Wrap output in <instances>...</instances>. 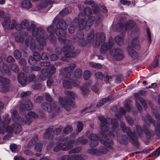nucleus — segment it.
Segmentation results:
<instances>
[{
    "instance_id": "nucleus-41",
    "label": "nucleus",
    "mask_w": 160,
    "mask_h": 160,
    "mask_svg": "<svg viewBox=\"0 0 160 160\" xmlns=\"http://www.w3.org/2000/svg\"><path fill=\"white\" fill-rule=\"evenodd\" d=\"M72 130V127L70 126H67L64 130V132L66 134H68L71 132Z\"/></svg>"
},
{
    "instance_id": "nucleus-30",
    "label": "nucleus",
    "mask_w": 160,
    "mask_h": 160,
    "mask_svg": "<svg viewBox=\"0 0 160 160\" xmlns=\"http://www.w3.org/2000/svg\"><path fill=\"white\" fill-rule=\"evenodd\" d=\"M10 67L11 69L15 72H18L19 70V67L18 66L14 63L11 64L10 65Z\"/></svg>"
},
{
    "instance_id": "nucleus-28",
    "label": "nucleus",
    "mask_w": 160,
    "mask_h": 160,
    "mask_svg": "<svg viewBox=\"0 0 160 160\" xmlns=\"http://www.w3.org/2000/svg\"><path fill=\"white\" fill-rule=\"evenodd\" d=\"M63 86L67 88H71L72 87V84L70 82L67 80H64L63 82Z\"/></svg>"
},
{
    "instance_id": "nucleus-22",
    "label": "nucleus",
    "mask_w": 160,
    "mask_h": 160,
    "mask_svg": "<svg viewBox=\"0 0 160 160\" xmlns=\"http://www.w3.org/2000/svg\"><path fill=\"white\" fill-rule=\"evenodd\" d=\"M135 25V23L132 20L128 21L125 26V29L126 30H130Z\"/></svg>"
},
{
    "instance_id": "nucleus-54",
    "label": "nucleus",
    "mask_w": 160,
    "mask_h": 160,
    "mask_svg": "<svg viewBox=\"0 0 160 160\" xmlns=\"http://www.w3.org/2000/svg\"><path fill=\"white\" fill-rule=\"evenodd\" d=\"M10 148L12 152H16V149L17 148V146L16 144H13L10 145Z\"/></svg>"
},
{
    "instance_id": "nucleus-56",
    "label": "nucleus",
    "mask_w": 160,
    "mask_h": 160,
    "mask_svg": "<svg viewBox=\"0 0 160 160\" xmlns=\"http://www.w3.org/2000/svg\"><path fill=\"white\" fill-rule=\"evenodd\" d=\"M138 99L139 100L140 102L141 103L143 106L144 108H146V104L144 100L141 97H139V98H138Z\"/></svg>"
},
{
    "instance_id": "nucleus-17",
    "label": "nucleus",
    "mask_w": 160,
    "mask_h": 160,
    "mask_svg": "<svg viewBox=\"0 0 160 160\" xmlns=\"http://www.w3.org/2000/svg\"><path fill=\"white\" fill-rule=\"evenodd\" d=\"M29 26V22L26 20L22 21L17 27V30L20 31L23 28H26Z\"/></svg>"
},
{
    "instance_id": "nucleus-52",
    "label": "nucleus",
    "mask_w": 160,
    "mask_h": 160,
    "mask_svg": "<svg viewBox=\"0 0 160 160\" xmlns=\"http://www.w3.org/2000/svg\"><path fill=\"white\" fill-rule=\"evenodd\" d=\"M76 28V25H72L69 28L68 31L71 33H73Z\"/></svg>"
},
{
    "instance_id": "nucleus-11",
    "label": "nucleus",
    "mask_w": 160,
    "mask_h": 160,
    "mask_svg": "<svg viewBox=\"0 0 160 160\" xmlns=\"http://www.w3.org/2000/svg\"><path fill=\"white\" fill-rule=\"evenodd\" d=\"M110 54L113 56L115 59L118 60H121L124 57L123 52L119 49H116L110 51Z\"/></svg>"
},
{
    "instance_id": "nucleus-63",
    "label": "nucleus",
    "mask_w": 160,
    "mask_h": 160,
    "mask_svg": "<svg viewBox=\"0 0 160 160\" xmlns=\"http://www.w3.org/2000/svg\"><path fill=\"white\" fill-rule=\"evenodd\" d=\"M56 72V69L53 65H51V74H53Z\"/></svg>"
},
{
    "instance_id": "nucleus-60",
    "label": "nucleus",
    "mask_w": 160,
    "mask_h": 160,
    "mask_svg": "<svg viewBox=\"0 0 160 160\" xmlns=\"http://www.w3.org/2000/svg\"><path fill=\"white\" fill-rule=\"evenodd\" d=\"M158 64V58H156L154 60L152 65L153 68L156 67Z\"/></svg>"
},
{
    "instance_id": "nucleus-36",
    "label": "nucleus",
    "mask_w": 160,
    "mask_h": 160,
    "mask_svg": "<svg viewBox=\"0 0 160 160\" xmlns=\"http://www.w3.org/2000/svg\"><path fill=\"white\" fill-rule=\"evenodd\" d=\"M114 40L117 43L119 44L120 42H122L123 39L122 37L118 36L115 37Z\"/></svg>"
},
{
    "instance_id": "nucleus-7",
    "label": "nucleus",
    "mask_w": 160,
    "mask_h": 160,
    "mask_svg": "<svg viewBox=\"0 0 160 160\" xmlns=\"http://www.w3.org/2000/svg\"><path fill=\"white\" fill-rule=\"evenodd\" d=\"M83 14L79 13L78 15V17L80 21L79 23V27L80 29H83L85 27L88 29H89L91 27L93 23V20L94 18L92 16L90 17L87 21H86L83 18H82Z\"/></svg>"
},
{
    "instance_id": "nucleus-25",
    "label": "nucleus",
    "mask_w": 160,
    "mask_h": 160,
    "mask_svg": "<svg viewBox=\"0 0 160 160\" xmlns=\"http://www.w3.org/2000/svg\"><path fill=\"white\" fill-rule=\"evenodd\" d=\"M82 76V70L80 69H77L75 71L74 77L76 78L79 79Z\"/></svg>"
},
{
    "instance_id": "nucleus-13",
    "label": "nucleus",
    "mask_w": 160,
    "mask_h": 160,
    "mask_svg": "<svg viewBox=\"0 0 160 160\" xmlns=\"http://www.w3.org/2000/svg\"><path fill=\"white\" fill-rule=\"evenodd\" d=\"M85 157L79 155H73L70 156L64 155L62 157L61 160H82L85 159Z\"/></svg>"
},
{
    "instance_id": "nucleus-58",
    "label": "nucleus",
    "mask_w": 160,
    "mask_h": 160,
    "mask_svg": "<svg viewBox=\"0 0 160 160\" xmlns=\"http://www.w3.org/2000/svg\"><path fill=\"white\" fill-rule=\"evenodd\" d=\"M43 100V98L42 96H39L37 97L35 100V102L36 103H40Z\"/></svg>"
},
{
    "instance_id": "nucleus-3",
    "label": "nucleus",
    "mask_w": 160,
    "mask_h": 160,
    "mask_svg": "<svg viewBox=\"0 0 160 160\" xmlns=\"http://www.w3.org/2000/svg\"><path fill=\"white\" fill-rule=\"evenodd\" d=\"M64 93L66 97H60L58 99L60 105L64 108L67 111H69L71 110V107L74 106V104L72 101L68 102L67 98L74 100L77 98V95L74 92L69 90L65 91Z\"/></svg>"
},
{
    "instance_id": "nucleus-1",
    "label": "nucleus",
    "mask_w": 160,
    "mask_h": 160,
    "mask_svg": "<svg viewBox=\"0 0 160 160\" xmlns=\"http://www.w3.org/2000/svg\"><path fill=\"white\" fill-rule=\"evenodd\" d=\"M37 117V114L34 112H29L26 116L25 119L24 120V119L23 118H19L17 111L16 110H14L12 112V119L15 122L13 125V129L11 126L7 127L5 129L10 121V119L8 118V115L7 114H6L3 117L4 120L2 123V127L4 129H5L6 132L8 133H11L13 131L16 134H18L21 131L22 128L19 124L16 123V122L22 124H25L27 125H29L32 121V118H36Z\"/></svg>"
},
{
    "instance_id": "nucleus-26",
    "label": "nucleus",
    "mask_w": 160,
    "mask_h": 160,
    "mask_svg": "<svg viewBox=\"0 0 160 160\" xmlns=\"http://www.w3.org/2000/svg\"><path fill=\"white\" fill-rule=\"evenodd\" d=\"M80 88L84 95H87L88 93V89L87 85H83L82 87H81Z\"/></svg>"
},
{
    "instance_id": "nucleus-40",
    "label": "nucleus",
    "mask_w": 160,
    "mask_h": 160,
    "mask_svg": "<svg viewBox=\"0 0 160 160\" xmlns=\"http://www.w3.org/2000/svg\"><path fill=\"white\" fill-rule=\"evenodd\" d=\"M14 55L16 59H19L21 57L22 54L18 50H16L14 52Z\"/></svg>"
},
{
    "instance_id": "nucleus-27",
    "label": "nucleus",
    "mask_w": 160,
    "mask_h": 160,
    "mask_svg": "<svg viewBox=\"0 0 160 160\" xmlns=\"http://www.w3.org/2000/svg\"><path fill=\"white\" fill-rule=\"evenodd\" d=\"M24 107L27 110H31L32 108V105L29 100H28L25 102Z\"/></svg>"
},
{
    "instance_id": "nucleus-61",
    "label": "nucleus",
    "mask_w": 160,
    "mask_h": 160,
    "mask_svg": "<svg viewBox=\"0 0 160 160\" xmlns=\"http://www.w3.org/2000/svg\"><path fill=\"white\" fill-rule=\"evenodd\" d=\"M15 60L14 58L12 57L11 56H8L7 59V62H13Z\"/></svg>"
},
{
    "instance_id": "nucleus-29",
    "label": "nucleus",
    "mask_w": 160,
    "mask_h": 160,
    "mask_svg": "<svg viewBox=\"0 0 160 160\" xmlns=\"http://www.w3.org/2000/svg\"><path fill=\"white\" fill-rule=\"evenodd\" d=\"M0 83L2 84V86L8 84L9 83V80L5 78L0 77Z\"/></svg>"
},
{
    "instance_id": "nucleus-49",
    "label": "nucleus",
    "mask_w": 160,
    "mask_h": 160,
    "mask_svg": "<svg viewBox=\"0 0 160 160\" xmlns=\"http://www.w3.org/2000/svg\"><path fill=\"white\" fill-rule=\"evenodd\" d=\"M125 118L127 122L130 125H132L133 124V121L130 117L126 116Z\"/></svg>"
},
{
    "instance_id": "nucleus-14",
    "label": "nucleus",
    "mask_w": 160,
    "mask_h": 160,
    "mask_svg": "<svg viewBox=\"0 0 160 160\" xmlns=\"http://www.w3.org/2000/svg\"><path fill=\"white\" fill-rule=\"evenodd\" d=\"M89 138L91 140L89 143V145L91 147L96 146L98 144V137L95 134H91L89 136Z\"/></svg>"
},
{
    "instance_id": "nucleus-12",
    "label": "nucleus",
    "mask_w": 160,
    "mask_h": 160,
    "mask_svg": "<svg viewBox=\"0 0 160 160\" xmlns=\"http://www.w3.org/2000/svg\"><path fill=\"white\" fill-rule=\"evenodd\" d=\"M75 67L74 64L72 63L68 67L64 69V72L62 73V76L65 78H69L70 76V72L73 70Z\"/></svg>"
},
{
    "instance_id": "nucleus-62",
    "label": "nucleus",
    "mask_w": 160,
    "mask_h": 160,
    "mask_svg": "<svg viewBox=\"0 0 160 160\" xmlns=\"http://www.w3.org/2000/svg\"><path fill=\"white\" fill-rule=\"evenodd\" d=\"M48 58V55L46 53H43L42 54L41 58L42 60H46Z\"/></svg>"
},
{
    "instance_id": "nucleus-42",
    "label": "nucleus",
    "mask_w": 160,
    "mask_h": 160,
    "mask_svg": "<svg viewBox=\"0 0 160 160\" xmlns=\"http://www.w3.org/2000/svg\"><path fill=\"white\" fill-rule=\"evenodd\" d=\"M160 154V147H159L155 151L153 152L152 154V155L155 157H158Z\"/></svg>"
},
{
    "instance_id": "nucleus-5",
    "label": "nucleus",
    "mask_w": 160,
    "mask_h": 160,
    "mask_svg": "<svg viewBox=\"0 0 160 160\" xmlns=\"http://www.w3.org/2000/svg\"><path fill=\"white\" fill-rule=\"evenodd\" d=\"M121 129L123 132H126L127 135L129 136L132 140H135L136 138L140 136V134L142 132L140 126H138L136 127V131L134 132L133 135L130 131V128L127 127L126 128L125 123L122 122H121L120 124Z\"/></svg>"
},
{
    "instance_id": "nucleus-4",
    "label": "nucleus",
    "mask_w": 160,
    "mask_h": 160,
    "mask_svg": "<svg viewBox=\"0 0 160 160\" xmlns=\"http://www.w3.org/2000/svg\"><path fill=\"white\" fill-rule=\"evenodd\" d=\"M99 120L101 121L100 123V129L103 132L108 131L109 128L108 127V125H109L110 127H112V129H114L118 126L116 120L113 119L112 120L111 123L110 124L107 122L110 121V119L108 118L106 119L102 116H100L98 117Z\"/></svg>"
},
{
    "instance_id": "nucleus-44",
    "label": "nucleus",
    "mask_w": 160,
    "mask_h": 160,
    "mask_svg": "<svg viewBox=\"0 0 160 160\" xmlns=\"http://www.w3.org/2000/svg\"><path fill=\"white\" fill-rule=\"evenodd\" d=\"M42 145L41 144H38L36 145L35 147V150L36 152H40L41 151Z\"/></svg>"
},
{
    "instance_id": "nucleus-8",
    "label": "nucleus",
    "mask_w": 160,
    "mask_h": 160,
    "mask_svg": "<svg viewBox=\"0 0 160 160\" xmlns=\"http://www.w3.org/2000/svg\"><path fill=\"white\" fill-rule=\"evenodd\" d=\"M109 136H106L104 138V140L101 139V142L104 145L110 149H112V146L113 144V142L111 138H114L115 136L113 134L110 132H109Z\"/></svg>"
},
{
    "instance_id": "nucleus-9",
    "label": "nucleus",
    "mask_w": 160,
    "mask_h": 160,
    "mask_svg": "<svg viewBox=\"0 0 160 160\" xmlns=\"http://www.w3.org/2000/svg\"><path fill=\"white\" fill-rule=\"evenodd\" d=\"M74 141H71L68 142L66 144V142L60 143L54 148V151L56 152L58 151L60 149L63 150H68L73 147L72 143H73Z\"/></svg>"
},
{
    "instance_id": "nucleus-38",
    "label": "nucleus",
    "mask_w": 160,
    "mask_h": 160,
    "mask_svg": "<svg viewBox=\"0 0 160 160\" xmlns=\"http://www.w3.org/2000/svg\"><path fill=\"white\" fill-rule=\"evenodd\" d=\"M71 12L70 8H68L62 10L61 12V14L62 15L67 14L70 13Z\"/></svg>"
},
{
    "instance_id": "nucleus-21",
    "label": "nucleus",
    "mask_w": 160,
    "mask_h": 160,
    "mask_svg": "<svg viewBox=\"0 0 160 160\" xmlns=\"http://www.w3.org/2000/svg\"><path fill=\"white\" fill-rule=\"evenodd\" d=\"M18 26V23L17 20L15 19L11 20L9 29L12 30L15 28L17 30V27Z\"/></svg>"
},
{
    "instance_id": "nucleus-43",
    "label": "nucleus",
    "mask_w": 160,
    "mask_h": 160,
    "mask_svg": "<svg viewBox=\"0 0 160 160\" xmlns=\"http://www.w3.org/2000/svg\"><path fill=\"white\" fill-rule=\"evenodd\" d=\"M83 125L81 122H78L77 125V129L78 132H80L82 129Z\"/></svg>"
},
{
    "instance_id": "nucleus-55",
    "label": "nucleus",
    "mask_w": 160,
    "mask_h": 160,
    "mask_svg": "<svg viewBox=\"0 0 160 160\" xmlns=\"http://www.w3.org/2000/svg\"><path fill=\"white\" fill-rule=\"evenodd\" d=\"M30 92L29 91L23 92H22L21 96L23 98L28 96L30 95Z\"/></svg>"
},
{
    "instance_id": "nucleus-51",
    "label": "nucleus",
    "mask_w": 160,
    "mask_h": 160,
    "mask_svg": "<svg viewBox=\"0 0 160 160\" xmlns=\"http://www.w3.org/2000/svg\"><path fill=\"white\" fill-rule=\"evenodd\" d=\"M50 135V129L48 128L47 129L45 132L44 133L43 136L45 138H49Z\"/></svg>"
},
{
    "instance_id": "nucleus-33",
    "label": "nucleus",
    "mask_w": 160,
    "mask_h": 160,
    "mask_svg": "<svg viewBox=\"0 0 160 160\" xmlns=\"http://www.w3.org/2000/svg\"><path fill=\"white\" fill-rule=\"evenodd\" d=\"M81 150V148L80 147H78L75 148L69 151V153L72 154L73 153H76L79 152Z\"/></svg>"
},
{
    "instance_id": "nucleus-16",
    "label": "nucleus",
    "mask_w": 160,
    "mask_h": 160,
    "mask_svg": "<svg viewBox=\"0 0 160 160\" xmlns=\"http://www.w3.org/2000/svg\"><path fill=\"white\" fill-rule=\"evenodd\" d=\"M19 83L22 85L26 84L27 83V76L23 73H20L18 77Z\"/></svg>"
},
{
    "instance_id": "nucleus-46",
    "label": "nucleus",
    "mask_w": 160,
    "mask_h": 160,
    "mask_svg": "<svg viewBox=\"0 0 160 160\" xmlns=\"http://www.w3.org/2000/svg\"><path fill=\"white\" fill-rule=\"evenodd\" d=\"M28 62L31 65H34L37 62L33 57L31 56L28 59Z\"/></svg>"
},
{
    "instance_id": "nucleus-32",
    "label": "nucleus",
    "mask_w": 160,
    "mask_h": 160,
    "mask_svg": "<svg viewBox=\"0 0 160 160\" xmlns=\"http://www.w3.org/2000/svg\"><path fill=\"white\" fill-rule=\"evenodd\" d=\"M2 67L5 73L8 74H9L11 73V71L9 68L6 64H3V65Z\"/></svg>"
},
{
    "instance_id": "nucleus-18",
    "label": "nucleus",
    "mask_w": 160,
    "mask_h": 160,
    "mask_svg": "<svg viewBox=\"0 0 160 160\" xmlns=\"http://www.w3.org/2000/svg\"><path fill=\"white\" fill-rule=\"evenodd\" d=\"M11 19L9 17H5L2 23V26L4 29H8L10 26Z\"/></svg>"
},
{
    "instance_id": "nucleus-35",
    "label": "nucleus",
    "mask_w": 160,
    "mask_h": 160,
    "mask_svg": "<svg viewBox=\"0 0 160 160\" xmlns=\"http://www.w3.org/2000/svg\"><path fill=\"white\" fill-rule=\"evenodd\" d=\"M42 107L45 111L48 112V109L50 107L49 102L48 103L46 102H43L42 105Z\"/></svg>"
},
{
    "instance_id": "nucleus-15",
    "label": "nucleus",
    "mask_w": 160,
    "mask_h": 160,
    "mask_svg": "<svg viewBox=\"0 0 160 160\" xmlns=\"http://www.w3.org/2000/svg\"><path fill=\"white\" fill-rule=\"evenodd\" d=\"M136 36L135 38H133L132 41L131 42V47L136 49H138L140 48V44L138 39V36H139V33L138 32L136 33Z\"/></svg>"
},
{
    "instance_id": "nucleus-48",
    "label": "nucleus",
    "mask_w": 160,
    "mask_h": 160,
    "mask_svg": "<svg viewBox=\"0 0 160 160\" xmlns=\"http://www.w3.org/2000/svg\"><path fill=\"white\" fill-rule=\"evenodd\" d=\"M33 58L36 60V62H37L40 59V55L37 52H34L33 55Z\"/></svg>"
},
{
    "instance_id": "nucleus-24",
    "label": "nucleus",
    "mask_w": 160,
    "mask_h": 160,
    "mask_svg": "<svg viewBox=\"0 0 160 160\" xmlns=\"http://www.w3.org/2000/svg\"><path fill=\"white\" fill-rule=\"evenodd\" d=\"M15 40L18 42H21L23 41L24 39L23 35L21 33H19L15 36Z\"/></svg>"
},
{
    "instance_id": "nucleus-53",
    "label": "nucleus",
    "mask_w": 160,
    "mask_h": 160,
    "mask_svg": "<svg viewBox=\"0 0 160 160\" xmlns=\"http://www.w3.org/2000/svg\"><path fill=\"white\" fill-rule=\"evenodd\" d=\"M106 102L104 100V98L102 99L101 100H100L98 103L96 105L97 107L98 108H99L100 107L102 106L104 103Z\"/></svg>"
},
{
    "instance_id": "nucleus-34",
    "label": "nucleus",
    "mask_w": 160,
    "mask_h": 160,
    "mask_svg": "<svg viewBox=\"0 0 160 160\" xmlns=\"http://www.w3.org/2000/svg\"><path fill=\"white\" fill-rule=\"evenodd\" d=\"M74 48L72 46H66L63 48V51L64 52H69L73 50Z\"/></svg>"
},
{
    "instance_id": "nucleus-47",
    "label": "nucleus",
    "mask_w": 160,
    "mask_h": 160,
    "mask_svg": "<svg viewBox=\"0 0 160 160\" xmlns=\"http://www.w3.org/2000/svg\"><path fill=\"white\" fill-rule=\"evenodd\" d=\"M84 12L85 14L87 16L89 15L92 13L91 9L88 8H86L84 10Z\"/></svg>"
},
{
    "instance_id": "nucleus-20",
    "label": "nucleus",
    "mask_w": 160,
    "mask_h": 160,
    "mask_svg": "<svg viewBox=\"0 0 160 160\" xmlns=\"http://www.w3.org/2000/svg\"><path fill=\"white\" fill-rule=\"evenodd\" d=\"M127 51L128 54L132 58L135 59L137 57L138 55L137 52L134 51L129 46L128 47Z\"/></svg>"
},
{
    "instance_id": "nucleus-6",
    "label": "nucleus",
    "mask_w": 160,
    "mask_h": 160,
    "mask_svg": "<svg viewBox=\"0 0 160 160\" xmlns=\"http://www.w3.org/2000/svg\"><path fill=\"white\" fill-rule=\"evenodd\" d=\"M94 31H92L90 33L88 34L87 36V39L90 42H91L93 40L92 42L94 47H98L100 43V42H103L105 40V35L103 33H102L100 34H96V37H94Z\"/></svg>"
},
{
    "instance_id": "nucleus-2",
    "label": "nucleus",
    "mask_w": 160,
    "mask_h": 160,
    "mask_svg": "<svg viewBox=\"0 0 160 160\" xmlns=\"http://www.w3.org/2000/svg\"><path fill=\"white\" fill-rule=\"evenodd\" d=\"M27 30L28 31H32L33 36L37 37L36 40L38 42L36 44L34 39L31 38L30 43L31 49L34 50L36 48L39 50L42 49L46 44L45 39L47 38L44 29L42 28H38L35 25L32 24Z\"/></svg>"
},
{
    "instance_id": "nucleus-39",
    "label": "nucleus",
    "mask_w": 160,
    "mask_h": 160,
    "mask_svg": "<svg viewBox=\"0 0 160 160\" xmlns=\"http://www.w3.org/2000/svg\"><path fill=\"white\" fill-rule=\"evenodd\" d=\"M95 77L97 79L101 80L103 77V74L101 72H98L95 74Z\"/></svg>"
},
{
    "instance_id": "nucleus-31",
    "label": "nucleus",
    "mask_w": 160,
    "mask_h": 160,
    "mask_svg": "<svg viewBox=\"0 0 160 160\" xmlns=\"http://www.w3.org/2000/svg\"><path fill=\"white\" fill-rule=\"evenodd\" d=\"M91 74V71L89 70L85 71L83 74V78L84 79L87 80L90 78Z\"/></svg>"
},
{
    "instance_id": "nucleus-45",
    "label": "nucleus",
    "mask_w": 160,
    "mask_h": 160,
    "mask_svg": "<svg viewBox=\"0 0 160 160\" xmlns=\"http://www.w3.org/2000/svg\"><path fill=\"white\" fill-rule=\"evenodd\" d=\"M127 139V138L126 137V136L123 135L121 136V140L118 139V140L120 143L125 144L126 143V141Z\"/></svg>"
},
{
    "instance_id": "nucleus-50",
    "label": "nucleus",
    "mask_w": 160,
    "mask_h": 160,
    "mask_svg": "<svg viewBox=\"0 0 160 160\" xmlns=\"http://www.w3.org/2000/svg\"><path fill=\"white\" fill-rule=\"evenodd\" d=\"M125 118L127 122L130 125H132L133 124V121L130 117L126 116Z\"/></svg>"
},
{
    "instance_id": "nucleus-57",
    "label": "nucleus",
    "mask_w": 160,
    "mask_h": 160,
    "mask_svg": "<svg viewBox=\"0 0 160 160\" xmlns=\"http://www.w3.org/2000/svg\"><path fill=\"white\" fill-rule=\"evenodd\" d=\"M147 33V38L149 42H150L151 40V34L149 31V30L148 28H147L146 29Z\"/></svg>"
},
{
    "instance_id": "nucleus-64",
    "label": "nucleus",
    "mask_w": 160,
    "mask_h": 160,
    "mask_svg": "<svg viewBox=\"0 0 160 160\" xmlns=\"http://www.w3.org/2000/svg\"><path fill=\"white\" fill-rule=\"evenodd\" d=\"M14 160H23L24 158L20 155H17L14 157Z\"/></svg>"
},
{
    "instance_id": "nucleus-10",
    "label": "nucleus",
    "mask_w": 160,
    "mask_h": 160,
    "mask_svg": "<svg viewBox=\"0 0 160 160\" xmlns=\"http://www.w3.org/2000/svg\"><path fill=\"white\" fill-rule=\"evenodd\" d=\"M59 25L60 28H57L56 34L60 36H64L65 33L64 30L67 28L64 21L61 20L59 22Z\"/></svg>"
},
{
    "instance_id": "nucleus-37",
    "label": "nucleus",
    "mask_w": 160,
    "mask_h": 160,
    "mask_svg": "<svg viewBox=\"0 0 160 160\" xmlns=\"http://www.w3.org/2000/svg\"><path fill=\"white\" fill-rule=\"evenodd\" d=\"M108 50L107 45L106 44H104L101 47L100 52L102 53H105Z\"/></svg>"
},
{
    "instance_id": "nucleus-23",
    "label": "nucleus",
    "mask_w": 160,
    "mask_h": 160,
    "mask_svg": "<svg viewBox=\"0 0 160 160\" xmlns=\"http://www.w3.org/2000/svg\"><path fill=\"white\" fill-rule=\"evenodd\" d=\"M76 56L77 54L75 52H68L65 54V57L62 58V59L64 61L68 62V58L74 57Z\"/></svg>"
},
{
    "instance_id": "nucleus-19",
    "label": "nucleus",
    "mask_w": 160,
    "mask_h": 160,
    "mask_svg": "<svg viewBox=\"0 0 160 160\" xmlns=\"http://www.w3.org/2000/svg\"><path fill=\"white\" fill-rule=\"evenodd\" d=\"M21 6L23 8L28 9L32 7V4L29 0H25L21 2Z\"/></svg>"
},
{
    "instance_id": "nucleus-59",
    "label": "nucleus",
    "mask_w": 160,
    "mask_h": 160,
    "mask_svg": "<svg viewBox=\"0 0 160 160\" xmlns=\"http://www.w3.org/2000/svg\"><path fill=\"white\" fill-rule=\"evenodd\" d=\"M113 99V97L112 95H110L107 98H104V100L107 102H110Z\"/></svg>"
}]
</instances>
